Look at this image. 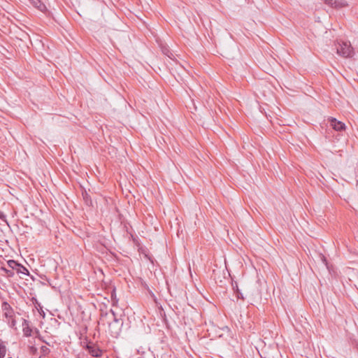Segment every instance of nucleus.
<instances>
[{
  "label": "nucleus",
  "instance_id": "nucleus-1",
  "mask_svg": "<svg viewBox=\"0 0 358 358\" xmlns=\"http://www.w3.org/2000/svg\"><path fill=\"white\" fill-rule=\"evenodd\" d=\"M110 313L113 321L108 324V331L112 337L117 338L121 333L123 325V320L117 318L115 312L111 309Z\"/></svg>",
  "mask_w": 358,
  "mask_h": 358
},
{
  "label": "nucleus",
  "instance_id": "nucleus-2",
  "mask_svg": "<svg viewBox=\"0 0 358 358\" xmlns=\"http://www.w3.org/2000/svg\"><path fill=\"white\" fill-rule=\"evenodd\" d=\"M337 54L344 58L351 57L354 55L353 48L350 42L338 43L336 45Z\"/></svg>",
  "mask_w": 358,
  "mask_h": 358
},
{
  "label": "nucleus",
  "instance_id": "nucleus-3",
  "mask_svg": "<svg viewBox=\"0 0 358 358\" xmlns=\"http://www.w3.org/2000/svg\"><path fill=\"white\" fill-rule=\"evenodd\" d=\"M85 350H87L88 353L94 357H101L103 355V350L100 349L97 344L93 342H88L85 347Z\"/></svg>",
  "mask_w": 358,
  "mask_h": 358
},
{
  "label": "nucleus",
  "instance_id": "nucleus-4",
  "mask_svg": "<svg viewBox=\"0 0 358 358\" xmlns=\"http://www.w3.org/2000/svg\"><path fill=\"white\" fill-rule=\"evenodd\" d=\"M329 122L330 123V126L335 131H344L345 129V124L343 122L337 120L334 117H329Z\"/></svg>",
  "mask_w": 358,
  "mask_h": 358
},
{
  "label": "nucleus",
  "instance_id": "nucleus-5",
  "mask_svg": "<svg viewBox=\"0 0 358 358\" xmlns=\"http://www.w3.org/2000/svg\"><path fill=\"white\" fill-rule=\"evenodd\" d=\"M1 309L4 312V315L6 318H13L14 311L8 303L3 301L1 303Z\"/></svg>",
  "mask_w": 358,
  "mask_h": 358
},
{
  "label": "nucleus",
  "instance_id": "nucleus-6",
  "mask_svg": "<svg viewBox=\"0 0 358 358\" xmlns=\"http://www.w3.org/2000/svg\"><path fill=\"white\" fill-rule=\"evenodd\" d=\"M30 3L40 11L45 13L47 10L45 5L41 0H29Z\"/></svg>",
  "mask_w": 358,
  "mask_h": 358
},
{
  "label": "nucleus",
  "instance_id": "nucleus-7",
  "mask_svg": "<svg viewBox=\"0 0 358 358\" xmlns=\"http://www.w3.org/2000/svg\"><path fill=\"white\" fill-rule=\"evenodd\" d=\"M325 3L334 8H340L345 6V3L338 0H325Z\"/></svg>",
  "mask_w": 358,
  "mask_h": 358
},
{
  "label": "nucleus",
  "instance_id": "nucleus-8",
  "mask_svg": "<svg viewBox=\"0 0 358 358\" xmlns=\"http://www.w3.org/2000/svg\"><path fill=\"white\" fill-rule=\"evenodd\" d=\"M24 324H26V326L23 327V334L25 336H31L32 333V329L29 325L27 324V321L24 320Z\"/></svg>",
  "mask_w": 358,
  "mask_h": 358
},
{
  "label": "nucleus",
  "instance_id": "nucleus-9",
  "mask_svg": "<svg viewBox=\"0 0 358 358\" xmlns=\"http://www.w3.org/2000/svg\"><path fill=\"white\" fill-rule=\"evenodd\" d=\"M6 347L3 341H0V358H4L6 354Z\"/></svg>",
  "mask_w": 358,
  "mask_h": 358
},
{
  "label": "nucleus",
  "instance_id": "nucleus-10",
  "mask_svg": "<svg viewBox=\"0 0 358 358\" xmlns=\"http://www.w3.org/2000/svg\"><path fill=\"white\" fill-rule=\"evenodd\" d=\"M110 298H111V301H112V306H116L118 303V299L116 296L115 289H113L111 294H110Z\"/></svg>",
  "mask_w": 358,
  "mask_h": 358
},
{
  "label": "nucleus",
  "instance_id": "nucleus-11",
  "mask_svg": "<svg viewBox=\"0 0 358 358\" xmlns=\"http://www.w3.org/2000/svg\"><path fill=\"white\" fill-rule=\"evenodd\" d=\"M8 266L12 268V270H14V269H16L17 270L18 267L20 266V264H18L16 261L15 260H9L8 262H7Z\"/></svg>",
  "mask_w": 358,
  "mask_h": 358
},
{
  "label": "nucleus",
  "instance_id": "nucleus-12",
  "mask_svg": "<svg viewBox=\"0 0 358 358\" xmlns=\"http://www.w3.org/2000/svg\"><path fill=\"white\" fill-rule=\"evenodd\" d=\"M17 273H21L24 275H29V271L22 265L20 264V266L18 267L17 270Z\"/></svg>",
  "mask_w": 358,
  "mask_h": 358
},
{
  "label": "nucleus",
  "instance_id": "nucleus-13",
  "mask_svg": "<svg viewBox=\"0 0 358 358\" xmlns=\"http://www.w3.org/2000/svg\"><path fill=\"white\" fill-rule=\"evenodd\" d=\"M40 351L42 354L41 355H43V356H45L50 352V350L45 345H43L41 347Z\"/></svg>",
  "mask_w": 358,
  "mask_h": 358
},
{
  "label": "nucleus",
  "instance_id": "nucleus-14",
  "mask_svg": "<svg viewBox=\"0 0 358 358\" xmlns=\"http://www.w3.org/2000/svg\"><path fill=\"white\" fill-rule=\"evenodd\" d=\"M2 269L8 277H13L14 275V272L13 270H8L6 268H2Z\"/></svg>",
  "mask_w": 358,
  "mask_h": 358
},
{
  "label": "nucleus",
  "instance_id": "nucleus-15",
  "mask_svg": "<svg viewBox=\"0 0 358 358\" xmlns=\"http://www.w3.org/2000/svg\"><path fill=\"white\" fill-rule=\"evenodd\" d=\"M236 296L238 298V299H243V294L240 292V291L238 290V289H237L236 292Z\"/></svg>",
  "mask_w": 358,
  "mask_h": 358
},
{
  "label": "nucleus",
  "instance_id": "nucleus-16",
  "mask_svg": "<svg viewBox=\"0 0 358 358\" xmlns=\"http://www.w3.org/2000/svg\"><path fill=\"white\" fill-rule=\"evenodd\" d=\"M32 301L35 304L36 308H37V306L41 307L40 303H38V301H37V299L36 298H32Z\"/></svg>",
  "mask_w": 358,
  "mask_h": 358
},
{
  "label": "nucleus",
  "instance_id": "nucleus-17",
  "mask_svg": "<svg viewBox=\"0 0 358 358\" xmlns=\"http://www.w3.org/2000/svg\"><path fill=\"white\" fill-rule=\"evenodd\" d=\"M38 358H45V356L41 355Z\"/></svg>",
  "mask_w": 358,
  "mask_h": 358
},
{
  "label": "nucleus",
  "instance_id": "nucleus-18",
  "mask_svg": "<svg viewBox=\"0 0 358 358\" xmlns=\"http://www.w3.org/2000/svg\"><path fill=\"white\" fill-rule=\"evenodd\" d=\"M165 55H166V56H168V57H170V55H169V54H167V52H164Z\"/></svg>",
  "mask_w": 358,
  "mask_h": 358
},
{
  "label": "nucleus",
  "instance_id": "nucleus-19",
  "mask_svg": "<svg viewBox=\"0 0 358 358\" xmlns=\"http://www.w3.org/2000/svg\"><path fill=\"white\" fill-rule=\"evenodd\" d=\"M165 55H166V56H168V57H170V55H169V54H167V52H164Z\"/></svg>",
  "mask_w": 358,
  "mask_h": 358
},
{
  "label": "nucleus",
  "instance_id": "nucleus-20",
  "mask_svg": "<svg viewBox=\"0 0 358 358\" xmlns=\"http://www.w3.org/2000/svg\"><path fill=\"white\" fill-rule=\"evenodd\" d=\"M165 55H166V56H168V57H170V55H169V54H167V52H164Z\"/></svg>",
  "mask_w": 358,
  "mask_h": 358
},
{
  "label": "nucleus",
  "instance_id": "nucleus-21",
  "mask_svg": "<svg viewBox=\"0 0 358 358\" xmlns=\"http://www.w3.org/2000/svg\"><path fill=\"white\" fill-rule=\"evenodd\" d=\"M324 262H326V259L323 257Z\"/></svg>",
  "mask_w": 358,
  "mask_h": 358
},
{
  "label": "nucleus",
  "instance_id": "nucleus-22",
  "mask_svg": "<svg viewBox=\"0 0 358 358\" xmlns=\"http://www.w3.org/2000/svg\"><path fill=\"white\" fill-rule=\"evenodd\" d=\"M8 358H12V357H8Z\"/></svg>",
  "mask_w": 358,
  "mask_h": 358
}]
</instances>
